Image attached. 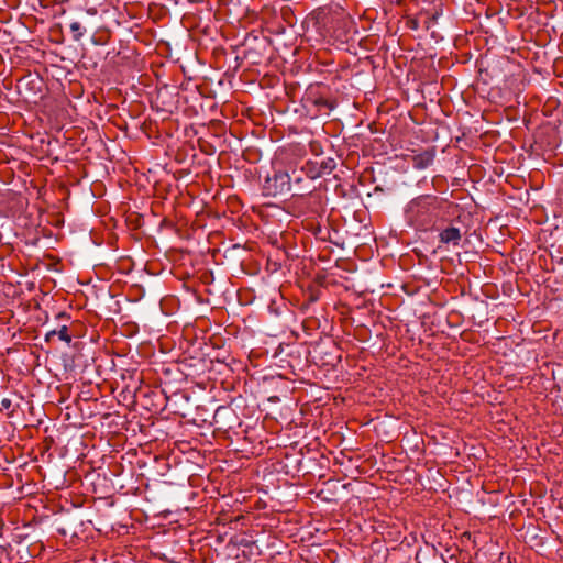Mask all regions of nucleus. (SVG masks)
<instances>
[{
  "mask_svg": "<svg viewBox=\"0 0 563 563\" xmlns=\"http://www.w3.org/2000/svg\"><path fill=\"white\" fill-rule=\"evenodd\" d=\"M461 231L459 228L450 227L443 230L440 233V241L445 244H453L454 246L459 245L461 241Z\"/></svg>",
  "mask_w": 563,
  "mask_h": 563,
  "instance_id": "obj_4",
  "label": "nucleus"
},
{
  "mask_svg": "<svg viewBox=\"0 0 563 563\" xmlns=\"http://www.w3.org/2000/svg\"><path fill=\"white\" fill-rule=\"evenodd\" d=\"M55 334H57L62 341H65L67 343H69L71 341V336L68 334V329L66 325H63L58 331H52V332L47 333V339H49L51 335H55Z\"/></svg>",
  "mask_w": 563,
  "mask_h": 563,
  "instance_id": "obj_5",
  "label": "nucleus"
},
{
  "mask_svg": "<svg viewBox=\"0 0 563 563\" xmlns=\"http://www.w3.org/2000/svg\"><path fill=\"white\" fill-rule=\"evenodd\" d=\"M295 181H296V183H299V181H301V178H300V177H296V178H295Z\"/></svg>",
  "mask_w": 563,
  "mask_h": 563,
  "instance_id": "obj_8",
  "label": "nucleus"
},
{
  "mask_svg": "<svg viewBox=\"0 0 563 563\" xmlns=\"http://www.w3.org/2000/svg\"><path fill=\"white\" fill-rule=\"evenodd\" d=\"M434 156V148L424 150L423 152L412 156V165L417 169H424L433 163Z\"/></svg>",
  "mask_w": 563,
  "mask_h": 563,
  "instance_id": "obj_2",
  "label": "nucleus"
},
{
  "mask_svg": "<svg viewBox=\"0 0 563 563\" xmlns=\"http://www.w3.org/2000/svg\"><path fill=\"white\" fill-rule=\"evenodd\" d=\"M69 0H59L60 3L68 2Z\"/></svg>",
  "mask_w": 563,
  "mask_h": 563,
  "instance_id": "obj_9",
  "label": "nucleus"
},
{
  "mask_svg": "<svg viewBox=\"0 0 563 563\" xmlns=\"http://www.w3.org/2000/svg\"><path fill=\"white\" fill-rule=\"evenodd\" d=\"M291 177L287 173H276L268 181H274L275 194H285L290 190Z\"/></svg>",
  "mask_w": 563,
  "mask_h": 563,
  "instance_id": "obj_3",
  "label": "nucleus"
},
{
  "mask_svg": "<svg viewBox=\"0 0 563 563\" xmlns=\"http://www.w3.org/2000/svg\"><path fill=\"white\" fill-rule=\"evenodd\" d=\"M407 217L417 228L428 230L438 217L435 198L426 196L412 200L408 206Z\"/></svg>",
  "mask_w": 563,
  "mask_h": 563,
  "instance_id": "obj_1",
  "label": "nucleus"
},
{
  "mask_svg": "<svg viewBox=\"0 0 563 563\" xmlns=\"http://www.w3.org/2000/svg\"><path fill=\"white\" fill-rule=\"evenodd\" d=\"M87 13L90 14V15H95V14H97V9L90 8V9L87 10Z\"/></svg>",
  "mask_w": 563,
  "mask_h": 563,
  "instance_id": "obj_7",
  "label": "nucleus"
},
{
  "mask_svg": "<svg viewBox=\"0 0 563 563\" xmlns=\"http://www.w3.org/2000/svg\"><path fill=\"white\" fill-rule=\"evenodd\" d=\"M70 31L74 33V40L79 41L84 36V29L77 21L70 23Z\"/></svg>",
  "mask_w": 563,
  "mask_h": 563,
  "instance_id": "obj_6",
  "label": "nucleus"
}]
</instances>
